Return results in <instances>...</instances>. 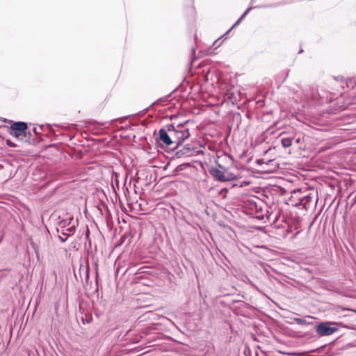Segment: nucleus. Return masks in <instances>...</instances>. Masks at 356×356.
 <instances>
[{"instance_id":"f257e3e1","label":"nucleus","mask_w":356,"mask_h":356,"mask_svg":"<svg viewBox=\"0 0 356 356\" xmlns=\"http://www.w3.org/2000/svg\"><path fill=\"white\" fill-rule=\"evenodd\" d=\"M167 130L171 133L174 143L179 144L188 139L190 136L188 129L182 124L175 125L174 124H167Z\"/></svg>"},{"instance_id":"f03ea898","label":"nucleus","mask_w":356,"mask_h":356,"mask_svg":"<svg viewBox=\"0 0 356 356\" xmlns=\"http://www.w3.org/2000/svg\"><path fill=\"white\" fill-rule=\"evenodd\" d=\"M337 323L334 321L321 322L316 327V332L320 337L330 336L338 330Z\"/></svg>"},{"instance_id":"7ed1b4c3","label":"nucleus","mask_w":356,"mask_h":356,"mask_svg":"<svg viewBox=\"0 0 356 356\" xmlns=\"http://www.w3.org/2000/svg\"><path fill=\"white\" fill-rule=\"evenodd\" d=\"M27 129V124L24 122H15L9 128V134L16 138H19L25 135Z\"/></svg>"},{"instance_id":"20e7f679","label":"nucleus","mask_w":356,"mask_h":356,"mask_svg":"<svg viewBox=\"0 0 356 356\" xmlns=\"http://www.w3.org/2000/svg\"><path fill=\"white\" fill-rule=\"evenodd\" d=\"M211 175L220 181H228L235 179V176L227 171H222L218 168H213L211 170Z\"/></svg>"},{"instance_id":"39448f33","label":"nucleus","mask_w":356,"mask_h":356,"mask_svg":"<svg viewBox=\"0 0 356 356\" xmlns=\"http://www.w3.org/2000/svg\"><path fill=\"white\" fill-rule=\"evenodd\" d=\"M159 140L168 146L174 143L171 133L167 130V125L159 131Z\"/></svg>"},{"instance_id":"423d86ee","label":"nucleus","mask_w":356,"mask_h":356,"mask_svg":"<svg viewBox=\"0 0 356 356\" xmlns=\"http://www.w3.org/2000/svg\"><path fill=\"white\" fill-rule=\"evenodd\" d=\"M305 95L304 100L305 101H312L317 99L316 95L314 94V90L309 88L308 90H305L302 91Z\"/></svg>"},{"instance_id":"0eeeda50","label":"nucleus","mask_w":356,"mask_h":356,"mask_svg":"<svg viewBox=\"0 0 356 356\" xmlns=\"http://www.w3.org/2000/svg\"><path fill=\"white\" fill-rule=\"evenodd\" d=\"M292 140L291 138H283L282 139V145L284 147H289L292 145Z\"/></svg>"},{"instance_id":"6e6552de","label":"nucleus","mask_w":356,"mask_h":356,"mask_svg":"<svg viewBox=\"0 0 356 356\" xmlns=\"http://www.w3.org/2000/svg\"><path fill=\"white\" fill-rule=\"evenodd\" d=\"M312 198V196L311 195H307L300 199V204L304 207H306V205L311 201Z\"/></svg>"},{"instance_id":"1a4fd4ad","label":"nucleus","mask_w":356,"mask_h":356,"mask_svg":"<svg viewBox=\"0 0 356 356\" xmlns=\"http://www.w3.org/2000/svg\"><path fill=\"white\" fill-rule=\"evenodd\" d=\"M80 273H83L86 275V280L88 282L89 279V272L90 268H79Z\"/></svg>"},{"instance_id":"9d476101","label":"nucleus","mask_w":356,"mask_h":356,"mask_svg":"<svg viewBox=\"0 0 356 356\" xmlns=\"http://www.w3.org/2000/svg\"><path fill=\"white\" fill-rule=\"evenodd\" d=\"M294 321L298 324V325H305L306 324V321L303 318H294Z\"/></svg>"},{"instance_id":"9b49d317","label":"nucleus","mask_w":356,"mask_h":356,"mask_svg":"<svg viewBox=\"0 0 356 356\" xmlns=\"http://www.w3.org/2000/svg\"><path fill=\"white\" fill-rule=\"evenodd\" d=\"M252 9V8H248L245 11V13L242 15V16L238 19V21L236 22L235 25H236L237 24L239 23V22L241 21V19H242L248 13L249 11Z\"/></svg>"},{"instance_id":"f8f14e48","label":"nucleus","mask_w":356,"mask_h":356,"mask_svg":"<svg viewBox=\"0 0 356 356\" xmlns=\"http://www.w3.org/2000/svg\"><path fill=\"white\" fill-rule=\"evenodd\" d=\"M301 142V139L300 138L296 139V143H300Z\"/></svg>"},{"instance_id":"ddd939ff","label":"nucleus","mask_w":356,"mask_h":356,"mask_svg":"<svg viewBox=\"0 0 356 356\" xmlns=\"http://www.w3.org/2000/svg\"><path fill=\"white\" fill-rule=\"evenodd\" d=\"M74 229V227H70L67 230L71 232H73Z\"/></svg>"},{"instance_id":"4468645a","label":"nucleus","mask_w":356,"mask_h":356,"mask_svg":"<svg viewBox=\"0 0 356 356\" xmlns=\"http://www.w3.org/2000/svg\"><path fill=\"white\" fill-rule=\"evenodd\" d=\"M95 270V276L97 277V268H93Z\"/></svg>"}]
</instances>
